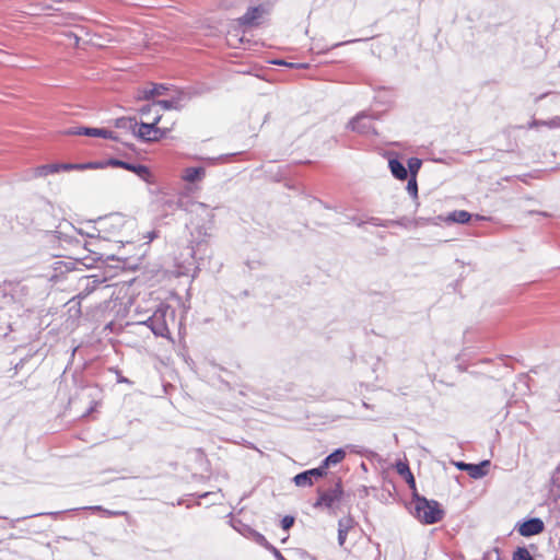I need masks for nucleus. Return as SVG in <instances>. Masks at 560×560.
Segmentation results:
<instances>
[{"instance_id": "1", "label": "nucleus", "mask_w": 560, "mask_h": 560, "mask_svg": "<svg viewBox=\"0 0 560 560\" xmlns=\"http://www.w3.org/2000/svg\"><path fill=\"white\" fill-rule=\"evenodd\" d=\"M176 205L190 215L187 226L190 228L192 238L198 245L205 242L210 236L214 224L212 209L203 202L189 200L188 198H179Z\"/></svg>"}, {"instance_id": "2", "label": "nucleus", "mask_w": 560, "mask_h": 560, "mask_svg": "<svg viewBox=\"0 0 560 560\" xmlns=\"http://www.w3.org/2000/svg\"><path fill=\"white\" fill-rule=\"evenodd\" d=\"M176 311L168 304H160L149 317L150 329L156 337L171 338L170 324H174Z\"/></svg>"}, {"instance_id": "3", "label": "nucleus", "mask_w": 560, "mask_h": 560, "mask_svg": "<svg viewBox=\"0 0 560 560\" xmlns=\"http://www.w3.org/2000/svg\"><path fill=\"white\" fill-rule=\"evenodd\" d=\"M415 515L423 524H435L443 518V510L434 500L415 494Z\"/></svg>"}, {"instance_id": "4", "label": "nucleus", "mask_w": 560, "mask_h": 560, "mask_svg": "<svg viewBox=\"0 0 560 560\" xmlns=\"http://www.w3.org/2000/svg\"><path fill=\"white\" fill-rule=\"evenodd\" d=\"M257 2L249 7L247 11L240 16L236 22L244 28L257 27L262 23V19L270 13L275 0H250Z\"/></svg>"}, {"instance_id": "5", "label": "nucleus", "mask_w": 560, "mask_h": 560, "mask_svg": "<svg viewBox=\"0 0 560 560\" xmlns=\"http://www.w3.org/2000/svg\"><path fill=\"white\" fill-rule=\"evenodd\" d=\"M160 120L161 115L156 112V115L153 117L151 122H140L137 130V137L144 142H154L166 137L168 129L158 127Z\"/></svg>"}, {"instance_id": "6", "label": "nucleus", "mask_w": 560, "mask_h": 560, "mask_svg": "<svg viewBox=\"0 0 560 560\" xmlns=\"http://www.w3.org/2000/svg\"><path fill=\"white\" fill-rule=\"evenodd\" d=\"M101 163L103 165V168H106L108 166L124 168L126 171L135 173L142 180L149 184L152 183V174L149 167L143 164H133L116 158H109L107 160L101 161Z\"/></svg>"}, {"instance_id": "7", "label": "nucleus", "mask_w": 560, "mask_h": 560, "mask_svg": "<svg viewBox=\"0 0 560 560\" xmlns=\"http://www.w3.org/2000/svg\"><path fill=\"white\" fill-rule=\"evenodd\" d=\"M342 493L341 481L338 478L331 488L323 491L319 494L317 498V506H325L328 510L335 512L341 505Z\"/></svg>"}, {"instance_id": "8", "label": "nucleus", "mask_w": 560, "mask_h": 560, "mask_svg": "<svg viewBox=\"0 0 560 560\" xmlns=\"http://www.w3.org/2000/svg\"><path fill=\"white\" fill-rule=\"evenodd\" d=\"M352 450V445H347L335 450L328 456H326L322 463L317 466V478L326 476L332 469L338 467L345 459L349 451Z\"/></svg>"}, {"instance_id": "9", "label": "nucleus", "mask_w": 560, "mask_h": 560, "mask_svg": "<svg viewBox=\"0 0 560 560\" xmlns=\"http://www.w3.org/2000/svg\"><path fill=\"white\" fill-rule=\"evenodd\" d=\"M65 135L101 137V138L110 139L114 141H119L122 143V141L119 139V137L115 132H113L112 130L105 129V128H94V127H85V126L71 127L65 131ZM124 144H125V142H124ZM126 145H128V144L126 143Z\"/></svg>"}, {"instance_id": "10", "label": "nucleus", "mask_w": 560, "mask_h": 560, "mask_svg": "<svg viewBox=\"0 0 560 560\" xmlns=\"http://www.w3.org/2000/svg\"><path fill=\"white\" fill-rule=\"evenodd\" d=\"M106 281L105 277H101L97 275L88 276L80 280V292L77 295V299L80 301L86 299L91 293H93L102 283Z\"/></svg>"}, {"instance_id": "11", "label": "nucleus", "mask_w": 560, "mask_h": 560, "mask_svg": "<svg viewBox=\"0 0 560 560\" xmlns=\"http://www.w3.org/2000/svg\"><path fill=\"white\" fill-rule=\"evenodd\" d=\"M348 128L361 135L374 132L372 120L364 113L357 115L348 122Z\"/></svg>"}, {"instance_id": "12", "label": "nucleus", "mask_w": 560, "mask_h": 560, "mask_svg": "<svg viewBox=\"0 0 560 560\" xmlns=\"http://www.w3.org/2000/svg\"><path fill=\"white\" fill-rule=\"evenodd\" d=\"M186 94L184 90H180L177 92L176 96H173L170 100H159L155 101L156 108L161 107L164 110H171L176 109L179 110L183 108L184 104L183 102H186Z\"/></svg>"}, {"instance_id": "13", "label": "nucleus", "mask_w": 560, "mask_h": 560, "mask_svg": "<svg viewBox=\"0 0 560 560\" xmlns=\"http://www.w3.org/2000/svg\"><path fill=\"white\" fill-rule=\"evenodd\" d=\"M542 530L544 522L540 518H530L524 522L518 528V533L524 537L537 535Z\"/></svg>"}, {"instance_id": "14", "label": "nucleus", "mask_w": 560, "mask_h": 560, "mask_svg": "<svg viewBox=\"0 0 560 560\" xmlns=\"http://www.w3.org/2000/svg\"><path fill=\"white\" fill-rule=\"evenodd\" d=\"M60 171H85V170H102L101 161H91L85 163H58Z\"/></svg>"}, {"instance_id": "15", "label": "nucleus", "mask_w": 560, "mask_h": 560, "mask_svg": "<svg viewBox=\"0 0 560 560\" xmlns=\"http://www.w3.org/2000/svg\"><path fill=\"white\" fill-rule=\"evenodd\" d=\"M115 127L118 129L128 130L137 137L139 124L133 117H120L115 120Z\"/></svg>"}, {"instance_id": "16", "label": "nucleus", "mask_w": 560, "mask_h": 560, "mask_svg": "<svg viewBox=\"0 0 560 560\" xmlns=\"http://www.w3.org/2000/svg\"><path fill=\"white\" fill-rule=\"evenodd\" d=\"M59 173L58 163H51V164H45L37 166L32 171V175L27 176V179L34 178V177H46L50 174Z\"/></svg>"}, {"instance_id": "17", "label": "nucleus", "mask_w": 560, "mask_h": 560, "mask_svg": "<svg viewBox=\"0 0 560 560\" xmlns=\"http://www.w3.org/2000/svg\"><path fill=\"white\" fill-rule=\"evenodd\" d=\"M206 175V170L202 166L187 167L184 170L183 179L188 183H196L201 180Z\"/></svg>"}, {"instance_id": "18", "label": "nucleus", "mask_w": 560, "mask_h": 560, "mask_svg": "<svg viewBox=\"0 0 560 560\" xmlns=\"http://www.w3.org/2000/svg\"><path fill=\"white\" fill-rule=\"evenodd\" d=\"M315 478V468L302 471L293 477V482L296 487H308L313 485Z\"/></svg>"}, {"instance_id": "19", "label": "nucleus", "mask_w": 560, "mask_h": 560, "mask_svg": "<svg viewBox=\"0 0 560 560\" xmlns=\"http://www.w3.org/2000/svg\"><path fill=\"white\" fill-rule=\"evenodd\" d=\"M353 526V520L351 517H343L339 520L338 523V544L339 546H343L348 532Z\"/></svg>"}, {"instance_id": "20", "label": "nucleus", "mask_w": 560, "mask_h": 560, "mask_svg": "<svg viewBox=\"0 0 560 560\" xmlns=\"http://www.w3.org/2000/svg\"><path fill=\"white\" fill-rule=\"evenodd\" d=\"M247 532V537L252 538L256 544L264 547L266 550L272 548V545L266 539V537L257 532L256 529L249 527L248 525H243Z\"/></svg>"}, {"instance_id": "21", "label": "nucleus", "mask_w": 560, "mask_h": 560, "mask_svg": "<svg viewBox=\"0 0 560 560\" xmlns=\"http://www.w3.org/2000/svg\"><path fill=\"white\" fill-rule=\"evenodd\" d=\"M490 465L489 460H483L480 464H469L468 475L471 478L479 479L487 475V467Z\"/></svg>"}, {"instance_id": "22", "label": "nucleus", "mask_w": 560, "mask_h": 560, "mask_svg": "<svg viewBox=\"0 0 560 560\" xmlns=\"http://www.w3.org/2000/svg\"><path fill=\"white\" fill-rule=\"evenodd\" d=\"M388 165H389L392 174L396 178H398V179L407 178V175H408L407 170L404 166V164L400 163L398 160H395V159L389 160Z\"/></svg>"}, {"instance_id": "23", "label": "nucleus", "mask_w": 560, "mask_h": 560, "mask_svg": "<svg viewBox=\"0 0 560 560\" xmlns=\"http://www.w3.org/2000/svg\"><path fill=\"white\" fill-rule=\"evenodd\" d=\"M211 90H212L211 86L206 85V84H201L199 86L190 88L187 91H185L186 98H187V101H189V100H191L194 97L207 94V93L211 92Z\"/></svg>"}, {"instance_id": "24", "label": "nucleus", "mask_w": 560, "mask_h": 560, "mask_svg": "<svg viewBox=\"0 0 560 560\" xmlns=\"http://www.w3.org/2000/svg\"><path fill=\"white\" fill-rule=\"evenodd\" d=\"M471 215L465 210H456L448 214L447 220L456 223H467Z\"/></svg>"}, {"instance_id": "25", "label": "nucleus", "mask_w": 560, "mask_h": 560, "mask_svg": "<svg viewBox=\"0 0 560 560\" xmlns=\"http://www.w3.org/2000/svg\"><path fill=\"white\" fill-rule=\"evenodd\" d=\"M167 91L164 84H153L152 89L143 91V98L150 100L154 96L163 95Z\"/></svg>"}, {"instance_id": "26", "label": "nucleus", "mask_w": 560, "mask_h": 560, "mask_svg": "<svg viewBox=\"0 0 560 560\" xmlns=\"http://www.w3.org/2000/svg\"><path fill=\"white\" fill-rule=\"evenodd\" d=\"M513 560H533V557L526 548L518 547L513 553Z\"/></svg>"}, {"instance_id": "27", "label": "nucleus", "mask_w": 560, "mask_h": 560, "mask_svg": "<svg viewBox=\"0 0 560 560\" xmlns=\"http://www.w3.org/2000/svg\"><path fill=\"white\" fill-rule=\"evenodd\" d=\"M396 471L398 472V475H400L401 477H405V476H409L410 479L412 480V472L410 471L409 469V466L407 463L405 462H398L396 464Z\"/></svg>"}, {"instance_id": "28", "label": "nucleus", "mask_w": 560, "mask_h": 560, "mask_svg": "<svg viewBox=\"0 0 560 560\" xmlns=\"http://www.w3.org/2000/svg\"><path fill=\"white\" fill-rule=\"evenodd\" d=\"M90 509L93 511L103 512L106 516H120V515L127 514V512H125V511H110V510L104 509L101 505L91 506Z\"/></svg>"}, {"instance_id": "29", "label": "nucleus", "mask_w": 560, "mask_h": 560, "mask_svg": "<svg viewBox=\"0 0 560 560\" xmlns=\"http://www.w3.org/2000/svg\"><path fill=\"white\" fill-rule=\"evenodd\" d=\"M272 63L273 65H278V66H287V67H290V68H307L308 67L307 63L287 62V61H284L282 59L273 60Z\"/></svg>"}, {"instance_id": "30", "label": "nucleus", "mask_w": 560, "mask_h": 560, "mask_svg": "<svg viewBox=\"0 0 560 560\" xmlns=\"http://www.w3.org/2000/svg\"><path fill=\"white\" fill-rule=\"evenodd\" d=\"M295 518L292 515H285L281 520V527L283 530H289L294 525Z\"/></svg>"}, {"instance_id": "31", "label": "nucleus", "mask_w": 560, "mask_h": 560, "mask_svg": "<svg viewBox=\"0 0 560 560\" xmlns=\"http://www.w3.org/2000/svg\"><path fill=\"white\" fill-rule=\"evenodd\" d=\"M407 190L408 192L416 197L417 196V192H418V186H417V180H416V176H412L409 180H408V184H407Z\"/></svg>"}, {"instance_id": "32", "label": "nucleus", "mask_w": 560, "mask_h": 560, "mask_svg": "<svg viewBox=\"0 0 560 560\" xmlns=\"http://www.w3.org/2000/svg\"><path fill=\"white\" fill-rule=\"evenodd\" d=\"M151 112H158L159 113V109L156 108V104L155 102H153L152 104H148V105H144L140 108V114L142 116H149Z\"/></svg>"}, {"instance_id": "33", "label": "nucleus", "mask_w": 560, "mask_h": 560, "mask_svg": "<svg viewBox=\"0 0 560 560\" xmlns=\"http://www.w3.org/2000/svg\"><path fill=\"white\" fill-rule=\"evenodd\" d=\"M420 165H421V161L420 160H418V159L410 160L409 168H410V172H411L412 176H416V173L420 168Z\"/></svg>"}, {"instance_id": "34", "label": "nucleus", "mask_w": 560, "mask_h": 560, "mask_svg": "<svg viewBox=\"0 0 560 560\" xmlns=\"http://www.w3.org/2000/svg\"><path fill=\"white\" fill-rule=\"evenodd\" d=\"M243 525L244 524L240 520L232 522V526L234 529H236L242 535L247 536L248 534Z\"/></svg>"}, {"instance_id": "35", "label": "nucleus", "mask_w": 560, "mask_h": 560, "mask_svg": "<svg viewBox=\"0 0 560 560\" xmlns=\"http://www.w3.org/2000/svg\"><path fill=\"white\" fill-rule=\"evenodd\" d=\"M180 197H176V198H167L164 200V206H167L171 210H176V209H179L176 205V201L179 199Z\"/></svg>"}, {"instance_id": "36", "label": "nucleus", "mask_w": 560, "mask_h": 560, "mask_svg": "<svg viewBox=\"0 0 560 560\" xmlns=\"http://www.w3.org/2000/svg\"><path fill=\"white\" fill-rule=\"evenodd\" d=\"M268 551H270L277 560H287L273 545L272 548L269 549Z\"/></svg>"}, {"instance_id": "37", "label": "nucleus", "mask_w": 560, "mask_h": 560, "mask_svg": "<svg viewBox=\"0 0 560 560\" xmlns=\"http://www.w3.org/2000/svg\"><path fill=\"white\" fill-rule=\"evenodd\" d=\"M455 465H456V467H457L458 469L467 471V470H468V465H469V464H466V463H464V462H458V463H456Z\"/></svg>"}, {"instance_id": "38", "label": "nucleus", "mask_w": 560, "mask_h": 560, "mask_svg": "<svg viewBox=\"0 0 560 560\" xmlns=\"http://www.w3.org/2000/svg\"><path fill=\"white\" fill-rule=\"evenodd\" d=\"M145 237L149 240V242H151V241H153L154 238L158 237V232L156 231H151V232L148 233V235Z\"/></svg>"}, {"instance_id": "39", "label": "nucleus", "mask_w": 560, "mask_h": 560, "mask_svg": "<svg viewBox=\"0 0 560 560\" xmlns=\"http://www.w3.org/2000/svg\"><path fill=\"white\" fill-rule=\"evenodd\" d=\"M404 478H405V479H406V481L409 483V486H410L411 488H413V489H415V487H416L415 478L412 477V480L410 479V477H409V476H405Z\"/></svg>"}, {"instance_id": "40", "label": "nucleus", "mask_w": 560, "mask_h": 560, "mask_svg": "<svg viewBox=\"0 0 560 560\" xmlns=\"http://www.w3.org/2000/svg\"><path fill=\"white\" fill-rule=\"evenodd\" d=\"M373 225H376V226H381L383 225L382 223L378 222V219H375V218H372L371 221H370Z\"/></svg>"}, {"instance_id": "41", "label": "nucleus", "mask_w": 560, "mask_h": 560, "mask_svg": "<svg viewBox=\"0 0 560 560\" xmlns=\"http://www.w3.org/2000/svg\"><path fill=\"white\" fill-rule=\"evenodd\" d=\"M549 126H551V127H558V126H560V121H559V122H557L556 120H551V121H550V124H549Z\"/></svg>"}, {"instance_id": "42", "label": "nucleus", "mask_w": 560, "mask_h": 560, "mask_svg": "<svg viewBox=\"0 0 560 560\" xmlns=\"http://www.w3.org/2000/svg\"><path fill=\"white\" fill-rule=\"evenodd\" d=\"M139 324L145 325L148 328H150L149 317L145 320L140 322Z\"/></svg>"}, {"instance_id": "43", "label": "nucleus", "mask_w": 560, "mask_h": 560, "mask_svg": "<svg viewBox=\"0 0 560 560\" xmlns=\"http://www.w3.org/2000/svg\"><path fill=\"white\" fill-rule=\"evenodd\" d=\"M118 382L119 383H129V380L121 376V377L118 378Z\"/></svg>"}, {"instance_id": "44", "label": "nucleus", "mask_w": 560, "mask_h": 560, "mask_svg": "<svg viewBox=\"0 0 560 560\" xmlns=\"http://www.w3.org/2000/svg\"><path fill=\"white\" fill-rule=\"evenodd\" d=\"M70 36L74 38L75 44L79 43L80 38L75 34H71Z\"/></svg>"}, {"instance_id": "45", "label": "nucleus", "mask_w": 560, "mask_h": 560, "mask_svg": "<svg viewBox=\"0 0 560 560\" xmlns=\"http://www.w3.org/2000/svg\"><path fill=\"white\" fill-rule=\"evenodd\" d=\"M208 494H209V493H208V492H206V493L201 494V495H200V498H206Z\"/></svg>"}, {"instance_id": "46", "label": "nucleus", "mask_w": 560, "mask_h": 560, "mask_svg": "<svg viewBox=\"0 0 560 560\" xmlns=\"http://www.w3.org/2000/svg\"><path fill=\"white\" fill-rule=\"evenodd\" d=\"M27 516H22L21 520H25ZM20 518H18L15 522H19Z\"/></svg>"}]
</instances>
